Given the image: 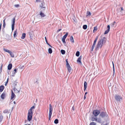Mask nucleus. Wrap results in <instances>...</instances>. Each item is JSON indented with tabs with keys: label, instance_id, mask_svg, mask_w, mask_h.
I'll list each match as a JSON object with an SVG mask.
<instances>
[{
	"label": "nucleus",
	"instance_id": "30",
	"mask_svg": "<svg viewBox=\"0 0 125 125\" xmlns=\"http://www.w3.org/2000/svg\"><path fill=\"white\" fill-rule=\"evenodd\" d=\"M54 123L55 124H57L58 123V120L56 119L54 121Z\"/></svg>",
	"mask_w": 125,
	"mask_h": 125
},
{
	"label": "nucleus",
	"instance_id": "21",
	"mask_svg": "<svg viewBox=\"0 0 125 125\" xmlns=\"http://www.w3.org/2000/svg\"><path fill=\"white\" fill-rule=\"evenodd\" d=\"M87 83L86 82H85L84 83V90H85L86 88H87Z\"/></svg>",
	"mask_w": 125,
	"mask_h": 125
},
{
	"label": "nucleus",
	"instance_id": "28",
	"mask_svg": "<svg viewBox=\"0 0 125 125\" xmlns=\"http://www.w3.org/2000/svg\"><path fill=\"white\" fill-rule=\"evenodd\" d=\"M61 52L62 54H64L65 53V51L63 50H61Z\"/></svg>",
	"mask_w": 125,
	"mask_h": 125
},
{
	"label": "nucleus",
	"instance_id": "33",
	"mask_svg": "<svg viewBox=\"0 0 125 125\" xmlns=\"http://www.w3.org/2000/svg\"><path fill=\"white\" fill-rule=\"evenodd\" d=\"M95 45V44H93V45L92 46V48H91V50L92 51L93 50L94 47Z\"/></svg>",
	"mask_w": 125,
	"mask_h": 125
},
{
	"label": "nucleus",
	"instance_id": "26",
	"mask_svg": "<svg viewBox=\"0 0 125 125\" xmlns=\"http://www.w3.org/2000/svg\"><path fill=\"white\" fill-rule=\"evenodd\" d=\"M86 16H90L91 15V13L89 11H87L86 14Z\"/></svg>",
	"mask_w": 125,
	"mask_h": 125
},
{
	"label": "nucleus",
	"instance_id": "24",
	"mask_svg": "<svg viewBox=\"0 0 125 125\" xmlns=\"http://www.w3.org/2000/svg\"><path fill=\"white\" fill-rule=\"evenodd\" d=\"M70 41L71 42H74L73 39V37L72 36L70 37Z\"/></svg>",
	"mask_w": 125,
	"mask_h": 125
},
{
	"label": "nucleus",
	"instance_id": "22",
	"mask_svg": "<svg viewBox=\"0 0 125 125\" xmlns=\"http://www.w3.org/2000/svg\"><path fill=\"white\" fill-rule=\"evenodd\" d=\"M26 34L25 33H23L22 34V36L21 37L22 39H24L25 37Z\"/></svg>",
	"mask_w": 125,
	"mask_h": 125
},
{
	"label": "nucleus",
	"instance_id": "17",
	"mask_svg": "<svg viewBox=\"0 0 125 125\" xmlns=\"http://www.w3.org/2000/svg\"><path fill=\"white\" fill-rule=\"evenodd\" d=\"M4 87L3 85H2L0 86V92H2L4 89Z\"/></svg>",
	"mask_w": 125,
	"mask_h": 125
},
{
	"label": "nucleus",
	"instance_id": "10",
	"mask_svg": "<svg viewBox=\"0 0 125 125\" xmlns=\"http://www.w3.org/2000/svg\"><path fill=\"white\" fill-rule=\"evenodd\" d=\"M100 115L102 117H104L106 116H107V115L106 113L102 112L100 114Z\"/></svg>",
	"mask_w": 125,
	"mask_h": 125
},
{
	"label": "nucleus",
	"instance_id": "58",
	"mask_svg": "<svg viewBox=\"0 0 125 125\" xmlns=\"http://www.w3.org/2000/svg\"><path fill=\"white\" fill-rule=\"evenodd\" d=\"M14 104H15V101L14 102Z\"/></svg>",
	"mask_w": 125,
	"mask_h": 125
},
{
	"label": "nucleus",
	"instance_id": "9",
	"mask_svg": "<svg viewBox=\"0 0 125 125\" xmlns=\"http://www.w3.org/2000/svg\"><path fill=\"white\" fill-rule=\"evenodd\" d=\"M16 97V95L13 92L12 90H11V93L10 96V99L11 100H13V98H15Z\"/></svg>",
	"mask_w": 125,
	"mask_h": 125
},
{
	"label": "nucleus",
	"instance_id": "43",
	"mask_svg": "<svg viewBox=\"0 0 125 125\" xmlns=\"http://www.w3.org/2000/svg\"><path fill=\"white\" fill-rule=\"evenodd\" d=\"M45 40L46 43V42H47V38H46V37H45Z\"/></svg>",
	"mask_w": 125,
	"mask_h": 125
},
{
	"label": "nucleus",
	"instance_id": "62",
	"mask_svg": "<svg viewBox=\"0 0 125 125\" xmlns=\"http://www.w3.org/2000/svg\"><path fill=\"white\" fill-rule=\"evenodd\" d=\"M15 89H14V91H15Z\"/></svg>",
	"mask_w": 125,
	"mask_h": 125
},
{
	"label": "nucleus",
	"instance_id": "14",
	"mask_svg": "<svg viewBox=\"0 0 125 125\" xmlns=\"http://www.w3.org/2000/svg\"><path fill=\"white\" fill-rule=\"evenodd\" d=\"M107 28L108 29L107 30L105 31L104 33V34H107L109 31L110 29V26L109 25L107 26Z\"/></svg>",
	"mask_w": 125,
	"mask_h": 125
},
{
	"label": "nucleus",
	"instance_id": "38",
	"mask_svg": "<svg viewBox=\"0 0 125 125\" xmlns=\"http://www.w3.org/2000/svg\"><path fill=\"white\" fill-rule=\"evenodd\" d=\"M3 118V117L2 116H0V122L2 121Z\"/></svg>",
	"mask_w": 125,
	"mask_h": 125
},
{
	"label": "nucleus",
	"instance_id": "2",
	"mask_svg": "<svg viewBox=\"0 0 125 125\" xmlns=\"http://www.w3.org/2000/svg\"><path fill=\"white\" fill-rule=\"evenodd\" d=\"M35 108L34 106L31 107L30 109L28 111V113L27 115V119L28 121H30L32 118V116L33 114L32 109Z\"/></svg>",
	"mask_w": 125,
	"mask_h": 125
},
{
	"label": "nucleus",
	"instance_id": "15",
	"mask_svg": "<svg viewBox=\"0 0 125 125\" xmlns=\"http://www.w3.org/2000/svg\"><path fill=\"white\" fill-rule=\"evenodd\" d=\"M40 15L42 17H44L45 16V15L42 12V10L40 11Z\"/></svg>",
	"mask_w": 125,
	"mask_h": 125
},
{
	"label": "nucleus",
	"instance_id": "12",
	"mask_svg": "<svg viewBox=\"0 0 125 125\" xmlns=\"http://www.w3.org/2000/svg\"><path fill=\"white\" fill-rule=\"evenodd\" d=\"M6 93L3 92V93L1 95V98L2 99H4L5 97H6Z\"/></svg>",
	"mask_w": 125,
	"mask_h": 125
},
{
	"label": "nucleus",
	"instance_id": "42",
	"mask_svg": "<svg viewBox=\"0 0 125 125\" xmlns=\"http://www.w3.org/2000/svg\"><path fill=\"white\" fill-rule=\"evenodd\" d=\"M97 40L95 39V40L94 41V42L93 43V44H95L96 43L97 41Z\"/></svg>",
	"mask_w": 125,
	"mask_h": 125
},
{
	"label": "nucleus",
	"instance_id": "59",
	"mask_svg": "<svg viewBox=\"0 0 125 125\" xmlns=\"http://www.w3.org/2000/svg\"><path fill=\"white\" fill-rule=\"evenodd\" d=\"M104 125H108V124H106Z\"/></svg>",
	"mask_w": 125,
	"mask_h": 125
},
{
	"label": "nucleus",
	"instance_id": "13",
	"mask_svg": "<svg viewBox=\"0 0 125 125\" xmlns=\"http://www.w3.org/2000/svg\"><path fill=\"white\" fill-rule=\"evenodd\" d=\"M66 67L68 69V71L69 73H70L71 70V68L70 67V65H66Z\"/></svg>",
	"mask_w": 125,
	"mask_h": 125
},
{
	"label": "nucleus",
	"instance_id": "5",
	"mask_svg": "<svg viewBox=\"0 0 125 125\" xmlns=\"http://www.w3.org/2000/svg\"><path fill=\"white\" fill-rule=\"evenodd\" d=\"M4 51L7 52H8L9 53H10V55L11 57H14V54L12 53V52L10 51L9 50H7L5 49H4Z\"/></svg>",
	"mask_w": 125,
	"mask_h": 125
},
{
	"label": "nucleus",
	"instance_id": "31",
	"mask_svg": "<svg viewBox=\"0 0 125 125\" xmlns=\"http://www.w3.org/2000/svg\"><path fill=\"white\" fill-rule=\"evenodd\" d=\"M87 27V26L86 25H83V28L84 30L86 29Z\"/></svg>",
	"mask_w": 125,
	"mask_h": 125
},
{
	"label": "nucleus",
	"instance_id": "7",
	"mask_svg": "<svg viewBox=\"0 0 125 125\" xmlns=\"http://www.w3.org/2000/svg\"><path fill=\"white\" fill-rule=\"evenodd\" d=\"M52 107L51 105V104H50L49 105V116H51L52 114Z\"/></svg>",
	"mask_w": 125,
	"mask_h": 125
},
{
	"label": "nucleus",
	"instance_id": "19",
	"mask_svg": "<svg viewBox=\"0 0 125 125\" xmlns=\"http://www.w3.org/2000/svg\"><path fill=\"white\" fill-rule=\"evenodd\" d=\"M10 110L9 111L8 110L6 109L3 111V112L4 113H9L10 112Z\"/></svg>",
	"mask_w": 125,
	"mask_h": 125
},
{
	"label": "nucleus",
	"instance_id": "6",
	"mask_svg": "<svg viewBox=\"0 0 125 125\" xmlns=\"http://www.w3.org/2000/svg\"><path fill=\"white\" fill-rule=\"evenodd\" d=\"M12 30L13 31L14 29V26L15 23V17H14L12 20Z\"/></svg>",
	"mask_w": 125,
	"mask_h": 125
},
{
	"label": "nucleus",
	"instance_id": "32",
	"mask_svg": "<svg viewBox=\"0 0 125 125\" xmlns=\"http://www.w3.org/2000/svg\"><path fill=\"white\" fill-rule=\"evenodd\" d=\"M113 63V75H114L115 73V69H114V64L113 62H112Z\"/></svg>",
	"mask_w": 125,
	"mask_h": 125
},
{
	"label": "nucleus",
	"instance_id": "51",
	"mask_svg": "<svg viewBox=\"0 0 125 125\" xmlns=\"http://www.w3.org/2000/svg\"><path fill=\"white\" fill-rule=\"evenodd\" d=\"M47 44L48 45H49L50 44L48 42H46Z\"/></svg>",
	"mask_w": 125,
	"mask_h": 125
},
{
	"label": "nucleus",
	"instance_id": "39",
	"mask_svg": "<svg viewBox=\"0 0 125 125\" xmlns=\"http://www.w3.org/2000/svg\"><path fill=\"white\" fill-rule=\"evenodd\" d=\"M97 28L96 27H94V30H93V32H95V31H97Z\"/></svg>",
	"mask_w": 125,
	"mask_h": 125
},
{
	"label": "nucleus",
	"instance_id": "44",
	"mask_svg": "<svg viewBox=\"0 0 125 125\" xmlns=\"http://www.w3.org/2000/svg\"><path fill=\"white\" fill-rule=\"evenodd\" d=\"M115 21H114V22L113 23H112L113 24H112V27H113L114 26V24L115 23Z\"/></svg>",
	"mask_w": 125,
	"mask_h": 125
},
{
	"label": "nucleus",
	"instance_id": "40",
	"mask_svg": "<svg viewBox=\"0 0 125 125\" xmlns=\"http://www.w3.org/2000/svg\"><path fill=\"white\" fill-rule=\"evenodd\" d=\"M66 65H69V63H68V62L67 60V59L66 60Z\"/></svg>",
	"mask_w": 125,
	"mask_h": 125
},
{
	"label": "nucleus",
	"instance_id": "48",
	"mask_svg": "<svg viewBox=\"0 0 125 125\" xmlns=\"http://www.w3.org/2000/svg\"><path fill=\"white\" fill-rule=\"evenodd\" d=\"M98 36H97L96 37V38H95V40H97V39H98Z\"/></svg>",
	"mask_w": 125,
	"mask_h": 125
},
{
	"label": "nucleus",
	"instance_id": "4",
	"mask_svg": "<svg viewBox=\"0 0 125 125\" xmlns=\"http://www.w3.org/2000/svg\"><path fill=\"white\" fill-rule=\"evenodd\" d=\"M115 98L116 100L118 101H120L122 100V97L118 95H116L115 96Z\"/></svg>",
	"mask_w": 125,
	"mask_h": 125
},
{
	"label": "nucleus",
	"instance_id": "54",
	"mask_svg": "<svg viewBox=\"0 0 125 125\" xmlns=\"http://www.w3.org/2000/svg\"><path fill=\"white\" fill-rule=\"evenodd\" d=\"M87 92H86L85 93V95L87 94Z\"/></svg>",
	"mask_w": 125,
	"mask_h": 125
},
{
	"label": "nucleus",
	"instance_id": "52",
	"mask_svg": "<svg viewBox=\"0 0 125 125\" xmlns=\"http://www.w3.org/2000/svg\"><path fill=\"white\" fill-rule=\"evenodd\" d=\"M47 44L48 45H49L50 44L48 42H46Z\"/></svg>",
	"mask_w": 125,
	"mask_h": 125
},
{
	"label": "nucleus",
	"instance_id": "27",
	"mask_svg": "<svg viewBox=\"0 0 125 125\" xmlns=\"http://www.w3.org/2000/svg\"><path fill=\"white\" fill-rule=\"evenodd\" d=\"M5 19L3 20V27L4 28L5 27L6 25V24L5 23Z\"/></svg>",
	"mask_w": 125,
	"mask_h": 125
},
{
	"label": "nucleus",
	"instance_id": "61",
	"mask_svg": "<svg viewBox=\"0 0 125 125\" xmlns=\"http://www.w3.org/2000/svg\"><path fill=\"white\" fill-rule=\"evenodd\" d=\"M31 125L30 124H28V125Z\"/></svg>",
	"mask_w": 125,
	"mask_h": 125
},
{
	"label": "nucleus",
	"instance_id": "23",
	"mask_svg": "<svg viewBox=\"0 0 125 125\" xmlns=\"http://www.w3.org/2000/svg\"><path fill=\"white\" fill-rule=\"evenodd\" d=\"M82 58V56H80V57L79 58V64L81 65H82V63L81 61V60Z\"/></svg>",
	"mask_w": 125,
	"mask_h": 125
},
{
	"label": "nucleus",
	"instance_id": "46",
	"mask_svg": "<svg viewBox=\"0 0 125 125\" xmlns=\"http://www.w3.org/2000/svg\"><path fill=\"white\" fill-rule=\"evenodd\" d=\"M19 5L18 4L16 5H15V6L16 7H19Z\"/></svg>",
	"mask_w": 125,
	"mask_h": 125
},
{
	"label": "nucleus",
	"instance_id": "57",
	"mask_svg": "<svg viewBox=\"0 0 125 125\" xmlns=\"http://www.w3.org/2000/svg\"><path fill=\"white\" fill-rule=\"evenodd\" d=\"M80 55V52H79V55Z\"/></svg>",
	"mask_w": 125,
	"mask_h": 125
},
{
	"label": "nucleus",
	"instance_id": "50",
	"mask_svg": "<svg viewBox=\"0 0 125 125\" xmlns=\"http://www.w3.org/2000/svg\"><path fill=\"white\" fill-rule=\"evenodd\" d=\"M121 10H124L123 9L122 7H121Z\"/></svg>",
	"mask_w": 125,
	"mask_h": 125
},
{
	"label": "nucleus",
	"instance_id": "34",
	"mask_svg": "<svg viewBox=\"0 0 125 125\" xmlns=\"http://www.w3.org/2000/svg\"><path fill=\"white\" fill-rule=\"evenodd\" d=\"M95 45V44H93V45L92 46V48H91V50L92 51L93 50L94 47Z\"/></svg>",
	"mask_w": 125,
	"mask_h": 125
},
{
	"label": "nucleus",
	"instance_id": "49",
	"mask_svg": "<svg viewBox=\"0 0 125 125\" xmlns=\"http://www.w3.org/2000/svg\"><path fill=\"white\" fill-rule=\"evenodd\" d=\"M36 0V1L37 2L40 1V0Z\"/></svg>",
	"mask_w": 125,
	"mask_h": 125
},
{
	"label": "nucleus",
	"instance_id": "18",
	"mask_svg": "<svg viewBox=\"0 0 125 125\" xmlns=\"http://www.w3.org/2000/svg\"><path fill=\"white\" fill-rule=\"evenodd\" d=\"M96 121L100 123L101 122V119L100 118H97L96 119Z\"/></svg>",
	"mask_w": 125,
	"mask_h": 125
},
{
	"label": "nucleus",
	"instance_id": "53",
	"mask_svg": "<svg viewBox=\"0 0 125 125\" xmlns=\"http://www.w3.org/2000/svg\"><path fill=\"white\" fill-rule=\"evenodd\" d=\"M85 98H86L85 96V95H84V99H85Z\"/></svg>",
	"mask_w": 125,
	"mask_h": 125
},
{
	"label": "nucleus",
	"instance_id": "3",
	"mask_svg": "<svg viewBox=\"0 0 125 125\" xmlns=\"http://www.w3.org/2000/svg\"><path fill=\"white\" fill-rule=\"evenodd\" d=\"M100 113V111L97 110L93 111V114L95 116H98Z\"/></svg>",
	"mask_w": 125,
	"mask_h": 125
},
{
	"label": "nucleus",
	"instance_id": "41",
	"mask_svg": "<svg viewBox=\"0 0 125 125\" xmlns=\"http://www.w3.org/2000/svg\"><path fill=\"white\" fill-rule=\"evenodd\" d=\"M76 56L78 57V51H77L76 54Z\"/></svg>",
	"mask_w": 125,
	"mask_h": 125
},
{
	"label": "nucleus",
	"instance_id": "37",
	"mask_svg": "<svg viewBox=\"0 0 125 125\" xmlns=\"http://www.w3.org/2000/svg\"><path fill=\"white\" fill-rule=\"evenodd\" d=\"M8 80H9V78H8L7 79L6 82H5V86H6L7 85V84L8 82Z\"/></svg>",
	"mask_w": 125,
	"mask_h": 125
},
{
	"label": "nucleus",
	"instance_id": "47",
	"mask_svg": "<svg viewBox=\"0 0 125 125\" xmlns=\"http://www.w3.org/2000/svg\"><path fill=\"white\" fill-rule=\"evenodd\" d=\"M51 116H49V120H50V119H51Z\"/></svg>",
	"mask_w": 125,
	"mask_h": 125
},
{
	"label": "nucleus",
	"instance_id": "20",
	"mask_svg": "<svg viewBox=\"0 0 125 125\" xmlns=\"http://www.w3.org/2000/svg\"><path fill=\"white\" fill-rule=\"evenodd\" d=\"M17 29L16 30L14 31V37H15L17 36Z\"/></svg>",
	"mask_w": 125,
	"mask_h": 125
},
{
	"label": "nucleus",
	"instance_id": "11",
	"mask_svg": "<svg viewBox=\"0 0 125 125\" xmlns=\"http://www.w3.org/2000/svg\"><path fill=\"white\" fill-rule=\"evenodd\" d=\"M68 35V33L67 32L66 34L63 36L62 39V41L63 43L65 42V39L67 37V36Z\"/></svg>",
	"mask_w": 125,
	"mask_h": 125
},
{
	"label": "nucleus",
	"instance_id": "45",
	"mask_svg": "<svg viewBox=\"0 0 125 125\" xmlns=\"http://www.w3.org/2000/svg\"><path fill=\"white\" fill-rule=\"evenodd\" d=\"M62 30L61 29H59V30H58L57 31V32H59V31H61V30Z\"/></svg>",
	"mask_w": 125,
	"mask_h": 125
},
{
	"label": "nucleus",
	"instance_id": "56",
	"mask_svg": "<svg viewBox=\"0 0 125 125\" xmlns=\"http://www.w3.org/2000/svg\"><path fill=\"white\" fill-rule=\"evenodd\" d=\"M50 47H51L52 48L53 47L51 45L50 46Z\"/></svg>",
	"mask_w": 125,
	"mask_h": 125
},
{
	"label": "nucleus",
	"instance_id": "36",
	"mask_svg": "<svg viewBox=\"0 0 125 125\" xmlns=\"http://www.w3.org/2000/svg\"><path fill=\"white\" fill-rule=\"evenodd\" d=\"M97 118H94V117H92V121H96V119Z\"/></svg>",
	"mask_w": 125,
	"mask_h": 125
},
{
	"label": "nucleus",
	"instance_id": "35",
	"mask_svg": "<svg viewBox=\"0 0 125 125\" xmlns=\"http://www.w3.org/2000/svg\"><path fill=\"white\" fill-rule=\"evenodd\" d=\"M96 123L94 122H92L89 125H96Z\"/></svg>",
	"mask_w": 125,
	"mask_h": 125
},
{
	"label": "nucleus",
	"instance_id": "25",
	"mask_svg": "<svg viewBox=\"0 0 125 125\" xmlns=\"http://www.w3.org/2000/svg\"><path fill=\"white\" fill-rule=\"evenodd\" d=\"M48 51L49 53L50 54L52 52V50L51 48H49Z\"/></svg>",
	"mask_w": 125,
	"mask_h": 125
},
{
	"label": "nucleus",
	"instance_id": "29",
	"mask_svg": "<svg viewBox=\"0 0 125 125\" xmlns=\"http://www.w3.org/2000/svg\"><path fill=\"white\" fill-rule=\"evenodd\" d=\"M14 72L13 71L12 72H13V75H15L16 73V72H17V70L16 69H15L14 70Z\"/></svg>",
	"mask_w": 125,
	"mask_h": 125
},
{
	"label": "nucleus",
	"instance_id": "55",
	"mask_svg": "<svg viewBox=\"0 0 125 125\" xmlns=\"http://www.w3.org/2000/svg\"><path fill=\"white\" fill-rule=\"evenodd\" d=\"M77 62H78V58L77 59Z\"/></svg>",
	"mask_w": 125,
	"mask_h": 125
},
{
	"label": "nucleus",
	"instance_id": "60",
	"mask_svg": "<svg viewBox=\"0 0 125 125\" xmlns=\"http://www.w3.org/2000/svg\"><path fill=\"white\" fill-rule=\"evenodd\" d=\"M49 46H51V45L50 44H49Z\"/></svg>",
	"mask_w": 125,
	"mask_h": 125
},
{
	"label": "nucleus",
	"instance_id": "16",
	"mask_svg": "<svg viewBox=\"0 0 125 125\" xmlns=\"http://www.w3.org/2000/svg\"><path fill=\"white\" fill-rule=\"evenodd\" d=\"M12 67V65L11 64H9L8 66V69L9 70H10Z\"/></svg>",
	"mask_w": 125,
	"mask_h": 125
},
{
	"label": "nucleus",
	"instance_id": "8",
	"mask_svg": "<svg viewBox=\"0 0 125 125\" xmlns=\"http://www.w3.org/2000/svg\"><path fill=\"white\" fill-rule=\"evenodd\" d=\"M45 3L44 2H42L41 4L40 5V7L41 8V10L43 9V10H45V7L44 6Z\"/></svg>",
	"mask_w": 125,
	"mask_h": 125
},
{
	"label": "nucleus",
	"instance_id": "1",
	"mask_svg": "<svg viewBox=\"0 0 125 125\" xmlns=\"http://www.w3.org/2000/svg\"><path fill=\"white\" fill-rule=\"evenodd\" d=\"M106 38L105 37L100 39L97 44L96 48V50H98L99 48H101L102 46L106 43Z\"/></svg>",
	"mask_w": 125,
	"mask_h": 125
}]
</instances>
